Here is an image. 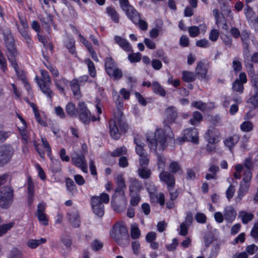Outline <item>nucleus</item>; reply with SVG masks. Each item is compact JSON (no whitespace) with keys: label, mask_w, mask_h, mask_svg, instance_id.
Segmentation results:
<instances>
[{"label":"nucleus","mask_w":258,"mask_h":258,"mask_svg":"<svg viewBox=\"0 0 258 258\" xmlns=\"http://www.w3.org/2000/svg\"><path fill=\"white\" fill-rule=\"evenodd\" d=\"M174 137L170 126L167 124L164 126V130L159 128L156 130L153 137H148L149 147L151 150L157 152V150L162 151L166 148L167 142L172 140Z\"/></svg>","instance_id":"f257e3e1"},{"label":"nucleus","mask_w":258,"mask_h":258,"mask_svg":"<svg viewBox=\"0 0 258 258\" xmlns=\"http://www.w3.org/2000/svg\"><path fill=\"white\" fill-rule=\"evenodd\" d=\"M109 133L110 136L114 139H118L121 135V132L125 133L128 129L126 122L120 117L115 116L109 121Z\"/></svg>","instance_id":"f03ea898"},{"label":"nucleus","mask_w":258,"mask_h":258,"mask_svg":"<svg viewBox=\"0 0 258 258\" xmlns=\"http://www.w3.org/2000/svg\"><path fill=\"white\" fill-rule=\"evenodd\" d=\"M3 34L4 36L6 46L8 51V59L11 62L12 66L14 68L15 71L18 74L19 68L15 59V57L17 53L14 44V40L11 34V31L9 29H7L4 32Z\"/></svg>","instance_id":"7ed1b4c3"},{"label":"nucleus","mask_w":258,"mask_h":258,"mask_svg":"<svg viewBox=\"0 0 258 258\" xmlns=\"http://www.w3.org/2000/svg\"><path fill=\"white\" fill-rule=\"evenodd\" d=\"M110 236L119 245L122 244L124 241H127L129 235L125 224L121 222L116 223L110 232Z\"/></svg>","instance_id":"20e7f679"},{"label":"nucleus","mask_w":258,"mask_h":258,"mask_svg":"<svg viewBox=\"0 0 258 258\" xmlns=\"http://www.w3.org/2000/svg\"><path fill=\"white\" fill-rule=\"evenodd\" d=\"M105 69L107 75L114 79L119 80L122 77L121 71L118 68L116 63L111 57L105 58Z\"/></svg>","instance_id":"39448f33"},{"label":"nucleus","mask_w":258,"mask_h":258,"mask_svg":"<svg viewBox=\"0 0 258 258\" xmlns=\"http://www.w3.org/2000/svg\"><path fill=\"white\" fill-rule=\"evenodd\" d=\"M13 189L10 186H5L1 191L0 206L8 208L12 201Z\"/></svg>","instance_id":"423d86ee"},{"label":"nucleus","mask_w":258,"mask_h":258,"mask_svg":"<svg viewBox=\"0 0 258 258\" xmlns=\"http://www.w3.org/2000/svg\"><path fill=\"white\" fill-rule=\"evenodd\" d=\"M14 154V149L10 145H3L0 147V167L7 164Z\"/></svg>","instance_id":"0eeeda50"},{"label":"nucleus","mask_w":258,"mask_h":258,"mask_svg":"<svg viewBox=\"0 0 258 258\" xmlns=\"http://www.w3.org/2000/svg\"><path fill=\"white\" fill-rule=\"evenodd\" d=\"M78 107V116L79 119L84 124H89L91 120V112L86 104L83 102H79Z\"/></svg>","instance_id":"6e6552de"},{"label":"nucleus","mask_w":258,"mask_h":258,"mask_svg":"<svg viewBox=\"0 0 258 258\" xmlns=\"http://www.w3.org/2000/svg\"><path fill=\"white\" fill-rule=\"evenodd\" d=\"M127 201L124 196H120L118 199L116 196L113 195L111 198V206L114 211L117 213L123 212L127 205Z\"/></svg>","instance_id":"1a4fd4ad"},{"label":"nucleus","mask_w":258,"mask_h":258,"mask_svg":"<svg viewBox=\"0 0 258 258\" xmlns=\"http://www.w3.org/2000/svg\"><path fill=\"white\" fill-rule=\"evenodd\" d=\"M73 164L81 169L85 173L88 172L87 163L82 153H74L71 156Z\"/></svg>","instance_id":"9d476101"},{"label":"nucleus","mask_w":258,"mask_h":258,"mask_svg":"<svg viewBox=\"0 0 258 258\" xmlns=\"http://www.w3.org/2000/svg\"><path fill=\"white\" fill-rule=\"evenodd\" d=\"M198 133L197 128L195 127L187 128L183 131V137L179 138L180 141L182 140V142L189 141L195 144H198Z\"/></svg>","instance_id":"9b49d317"},{"label":"nucleus","mask_w":258,"mask_h":258,"mask_svg":"<svg viewBox=\"0 0 258 258\" xmlns=\"http://www.w3.org/2000/svg\"><path fill=\"white\" fill-rule=\"evenodd\" d=\"M92 208L94 213L98 216L101 217L104 213V205L100 202L99 196L92 197L91 200Z\"/></svg>","instance_id":"f8f14e48"},{"label":"nucleus","mask_w":258,"mask_h":258,"mask_svg":"<svg viewBox=\"0 0 258 258\" xmlns=\"http://www.w3.org/2000/svg\"><path fill=\"white\" fill-rule=\"evenodd\" d=\"M220 137V132L214 127L209 129L204 135L205 139L209 143H218Z\"/></svg>","instance_id":"ddd939ff"},{"label":"nucleus","mask_w":258,"mask_h":258,"mask_svg":"<svg viewBox=\"0 0 258 258\" xmlns=\"http://www.w3.org/2000/svg\"><path fill=\"white\" fill-rule=\"evenodd\" d=\"M114 180L117 185L115 189V194L117 196V194L120 196H124V190L126 188L125 180L122 174H118L115 178Z\"/></svg>","instance_id":"4468645a"},{"label":"nucleus","mask_w":258,"mask_h":258,"mask_svg":"<svg viewBox=\"0 0 258 258\" xmlns=\"http://www.w3.org/2000/svg\"><path fill=\"white\" fill-rule=\"evenodd\" d=\"M160 180L165 182L169 187H174L175 183V177L172 174L168 171L163 170L159 174Z\"/></svg>","instance_id":"2eb2a0df"},{"label":"nucleus","mask_w":258,"mask_h":258,"mask_svg":"<svg viewBox=\"0 0 258 258\" xmlns=\"http://www.w3.org/2000/svg\"><path fill=\"white\" fill-rule=\"evenodd\" d=\"M129 181L130 183L129 186L130 195L139 194L143 188L142 182L135 178H130Z\"/></svg>","instance_id":"dca6fc26"},{"label":"nucleus","mask_w":258,"mask_h":258,"mask_svg":"<svg viewBox=\"0 0 258 258\" xmlns=\"http://www.w3.org/2000/svg\"><path fill=\"white\" fill-rule=\"evenodd\" d=\"M225 220L229 223H232L235 219L237 212L235 209L231 206H226L223 211Z\"/></svg>","instance_id":"f3484780"},{"label":"nucleus","mask_w":258,"mask_h":258,"mask_svg":"<svg viewBox=\"0 0 258 258\" xmlns=\"http://www.w3.org/2000/svg\"><path fill=\"white\" fill-rule=\"evenodd\" d=\"M165 115L166 116L165 122L167 123L174 122L177 116L176 108L173 106L168 107L165 111Z\"/></svg>","instance_id":"a211bd4d"},{"label":"nucleus","mask_w":258,"mask_h":258,"mask_svg":"<svg viewBox=\"0 0 258 258\" xmlns=\"http://www.w3.org/2000/svg\"><path fill=\"white\" fill-rule=\"evenodd\" d=\"M249 33L246 30H243L241 32V40L242 43L243 52L245 55L249 54Z\"/></svg>","instance_id":"6ab92c4d"},{"label":"nucleus","mask_w":258,"mask_h":258,"mask_svg":"<svg viewBox=\"0 0 258 258\" xmlns=\"http://www.w3.org/2000/svg\"><path fill=\"white\" fill-rule=\"evenodd\" d=\"M45 209V204L44 203H39L37 206V216L39 221L42 222L44 225L48 224V221L44 213Z\"/></svg>","instance_id":"aec40b11"},{"label":"nucleus","mask_w":258,"mask_h":258,"mask_svg":"<svg viewBox=\"0 0 258 258\" xmlns=\"http://www.w3.org/2000/svg\"><path fill=\"white\" fill-rule=\"evenodd\" d=\"M114 40L124 50L127 52L132 51V46L126 39L116 35L114 37Z\"/></svg>","instance_id":"412c9836"},{"label":"nucleus","mask_w":258,"mask_h":258,"mask_svg":"<svg viewBox=\"0 0 258 258\" xmlns=\"http://www.w3.org/2000/svg\"><path fill=\"white\" fill-rule=\"evenodd\" d=\"M239 141V137L237 135H233L228 137L224 140V144L231 151L235 145Z\"/></svg>","instance_id":"4be33fe9"},{"label":"nucleus","mask_w":258,"mask_h":258,"mask_svg":"<svg viewBox=\"0 0 258 258\" xmlns=\"http://www.w3.org/2000/svg\"><path fill=\"white\" fill-rule=\"evenodd\" d=\"M196 74L199 79H205L207 73V68L202 62H199L196 69Z\"/></svg>","instance_id":"5701e85b"},{"label":"nucleus","mask_w":258,"mask_h":258,"mask_svg":"<svg viewBox=\"0 0 258 258\" xmlns=\"http://www.w3.org/2000/svg\"><path fill=\"white\" fill-rule=\"evenodd\" d=\"M126 11L125 14L129 19H130L134 23H137L140 20V14L133 7H130Z\"/></svg>","instance_id":"b1692460"},{"label":"nucleus","mask_w":258,"mask_h":258,"mask_svg":"<svg viewBox=\"0 0 258 258\" xmlns=\"http://www.w3.org/2000/svg\"><path fill=\"white\" fill-rule=\"evenodd\" d=\"M68 216L70 223L74 227H78L80 226V220L77 211H74L68 213Z\"/></svg>","instance_id":"393cba45"},{"label":"nucleus","mask_w":258,"mask_h":258,"mask_svg":"<svg viewBox=\"0 0 258 258\" xmlns=\"http://www.w3.org/2000/svg\"><path fill=\"white\" fill-rule=\"evenodd\" d=\"M40 90L48 98L51 99L53 96V93L50 88L51 84L37 83Z\"/></svg>","instance_id":"a878e982"},{"label":"nucleus","mask_w":258,"mask_h":258,"mask_svg":"<svg viewBox=\"0 0 258 258\" xmlns=\"http://www.w3.org/2000/svg\"><path fill=\"white\" fill-rule=\"evenodd\" d=\"M70 86L74 96L78 99L81 97L80 90V85L77 79H73L70 82Z\"/></svg>","instance_id":"bb28decb"},{"label":"nucleus","mask_w":258,"mask_h":258,"mask_svg":"<svg viewBox=\"0 0 258 258\" xmlns=\"http://www.w3.org/2000/svg\"><path fill=\"white\" fill-rule=\"evenodd\" d=\"M169 172L173 174H182L183 170L180 165L176 161H172L169 165Z\"/></svg>","instance_id":"cd10ccee"},{"label":"nucleus","mask_w":258,"mask_h":258,"mask_svg":"<svg viewBox=\"0 0 258 258\" xmlns=\"http://www.w3.org/2000/svg\"><path fill=\"white\" fill-rule=\"evenodd\" d=\"M16 26L17 27V29L20 33L21 36L25 39L26 42L28 44L30 45L31 44V38L28 32V29H25L23 28H21L20 26L16 22Z\"/></svg>","instance_id":"c85d7f7f"},{"label":"nucleus","mask_w":258,"mask_h":258,"mask_svg":"<svg viewBox=\"0 0 258 258\" xmlns=\"http://www.w3.org/2000/svg\"><path fill=\"white\" fill-rule=\"evenodd\" d=\"M67 113L71 117H77L78 116V107H76L75 105L72 102H69L66 106Z\"/></svg>","instance_id":"c756f323"},{"label":"nucleus","mask_w":258,"mask_h":258,"mask_svg":"<svg viewBox=\"0 0 258 258\" xmlns=\"http://www.w3.org/2000/svg\"><path fill=\"white\" fill-rule=\"evenodd\" d=\"M53 17L51 15L47 13H45L44 15L41 16L40 21L42 25H45V27L47 29H49L50 25L52 23Z\"/></svg>","instance_id":"7c9ffc66"},{"label":"nucleus","mask_w":258,"mask_h":258,"mask_svg":"<svg viewBox=\"0 0 258 258\" xmlns=\"http://www.w3.org/2000/svg\"><path fill=\"white\" fill-rule=\"evenodd\" d=\"M152 90L154 93L161 96L164 97L166 95V91L161 85L157 81L153 82L152 84Z\"/></svg>","instance_id":"2f4dec72"},{"label":"nucleus","mask_w":258,"mask_h":258,"mask_svg":"<svg viewBox=\"0 0 258 258\" xmlns=\"http://www.w3.org/2000/svg\"><path fill=\"white\" fill-rule=\"evenodd\" d=\"M106 12L112 20L115 23L119 22V15L114 8L108 7L106 8Z\"/></svg>","instance_id":"473e14b6"},{"label":"nucleus","mask_w":258,"mask_h":258,"mask_svg":"<svg viewBox=\"0 0 258 258\" xmlns=\"http://www.w3.org/2000/svg\"><path fill=\"white\" fill-rule=\"evenodd\" d=\"M250 183L241 181L238 190V197L241 199L242 198L247 192Z\"/></svg>","instance_id":"72a5a7b5"},{"label":"nucleus","mask_w":258,"mask_h":258,"mask_svg":"<svg viewBox=\"0 0 258 258\" xmlns=\"http://www.w3.org/2000/svg\"><path fill=\"white\" fill-rule=\"evenodd\" d=\"M68 81L63 78L54 80L55 85L61 93H64V87L68 85Z\"/></svg>","instance_id":"f704fd0d"},{"label":"nucleus","mask_w":258,"mask_h":258,"mask_svg":"<svg viewBox=\"0 0 258 258\" xmlns=\"http://www.w3.org/2000/svg\"><path fill=\"white\" fill-rule=\"evenodd\" d=\"M238 217L241 218L242 223L246 224L253 219L254 216L251 213L241 211L239 213Z\"/></svg>","instance_id":"c9c22d12"},{"label":"nucleus","mask_w":258,"mask_h":258,"mask_svg":"<svg viewBox=\"0 0 258 258\" xmlns=\"http://www.w3.org/2000/svg\"><path fill=\"white\" fill-rule=\"evenodd\" d=\"M41 75L42 79H38L37 77H36L37 83H51L50 76L46 70H41Z\"/></svg>","instance_id":"e433bc0d"},{"label":"nucleus","mask_w":258,"mask_h":258,"mask_svg":"<svg viewBox=\"0 0 258 258\" xmlns=\"http://www.w3.org/2000/svg\"><path fill=\"white\" fill-rule=\"evenodd\" d=\"M138 175L143 179H148L151 175L150 169L147 167H139L138 169Z\"/></svg>","instance_id":"4c0bfd02"},{"label":"nucleus","mask_w":258,"mask_h":258,"mask_svg":"<svg viewBox=\"0 0 258 258\" xmlns=\"http://www.w3.org/2000/svg\"><path fill=\"white\" fill-rule=\"evenodd\" d=\"M182 79L186 82H192L196 80V75L194 72L184 71L182 73Z\"/></svg>","instance_id":"58836bf2"},{"label":"nucleus","mask_w":258,"mask_h":258,"mask_svg":"<svg viewBox=\"0 0 258 258\" xmlns=\"http://www.w3.org/2000/svg\"><path fill=\"white\" fill-rule=\"evenodd\" d=\"M46 241L45 238H41L40 239H29L27 242V245L31 248H35L41 243H44Z\"/></svg>","instance_id":"ea45409f"},{"label":"nucleus","mask_w":258,"mask_h":258,"mask_svg":"<svg viewBox=\"0 0 258 258\" xmlns=\"http://www.w3.org/2000/svg\"><path fill=\"white\" fill-rule=\"evenodd\" d=\"M27 189L28 195V202H32L34 192V186L30 177L28 179Z\"/></svg>","instance_id":"a19ab883"},{"label":"nucleus","mask_w":258,"mask_h":258,"mask_svg":"<svg viewBox=\"0 0 258 258\" xmlns=\"http://www.w3.org/2000/svg\"><path fill=\"white\" fill-rule=\"evenodd\" d=\"M66 182L68 190L70 191L72 195L76 194L77 189L73 180L70 178H67Z\"/></svg>","instance_id":"79ce46f5"},{"label":"nucleus","mask_w":258,"mask_h":258,"mask_svg":"<svg viewBox=\"0 0 258 258\" xmlns=\"http://www.w3.org/2000/svg\"><path fill=\"white\" fill-rule=\"evenodd\" d=\"M84 61L88 66L90 75L92 77L94 78L96 76V73L94 63L89 58L85 59Z\"/></svg>","instance_id":"37998d69"},{"label":"nucleus","mask_w":258,"mask_h":258,"mask_svg":"<svg viewBox=\"0 0 258 258\" xmlns=\"http://www.w3.org/2000/svg\"><path fill=\"white\" fill-rule=\"evenodd\" d=\"M202 119L203 116L202 114L198 111H195L193 113V117L189 121L191 124L195 125L200 122Z\"/></svg>","instance_id":"c03bdc74"},{"label":"nucleus","mask_w":258,"mask_h":258,"mask_svg":"<svg viewBox=\"0 0 258 258\" xmlns=\"http://www.w3.org/2000/svg\"><path fill=\"white\" fill-rule=\"evenodd\" d=\"M91 248L94 251H98L103 247V242L98 239H94L90 245Z\"/></svg>","instance_id":"a18cd8bd"},{"label":"nucleus","mask_w":258,"mask_h":258,"mask_svg":"<svg viewBox=\"0 0 258 258\" xmlns=\"http://www.w3.org/2000/svg\"><path fill=\"white\" fill-rule=\"evenodd\" d=\"M127 153L126 149L125 147H121L116 148L113 151L110 153V156L112 157H118L121 155H125Z\"/></svg>","instance_id":"49530a36"},{"label":"nucleus","mask_w":258,"mask_h":258,"mask_svg":"<svg viewBox=\"0 0 258 258\" xmlns=\"http://www.w3.org/2000/svg\"><path fill=\"white\" fill-rule=\"evenodd\" d=\"M232 89L241 94L243 92L244 86L242 83H240L238 79H236L233 83Z\"/></svg>","instance_id":"de8ad7c7"},{"label":"nucleus","mask_w":258,"mask_h":258,"mask_svg":"<svg viewBox=\"0 0 258 258\" xmlns=\"http://www.w3.org/2000/svg\"><path fill=\"white\" fill-rule=\"evenodd\" d=\"M131 234V237L133 239H138L140 237V230L137 225H132Z\"/></svg>","instance_id":"09e8293b"},{"label":"nucleus","mask_w":258,"mask_h":258,"mask_svg":"<svg viewBox=\"0 0 258 258\" xmlns=\"http://www.w3.org/2000/svg\"><path fill=\"white\" fill-rule=\"evenodd\" d=\"M150 159L148 154L140 156L139 158V167H147L149 163Z\"/></svg>","instance_id":"8fccbe9b"},{"label":"nucleus","mask_w":258,"mask_h":258,"mask_svg":"<svg viewBox=\"0 0 258 258\" xmlns=\"http://www.w3.org/2000/svg\"><path fill=\"white\" fill-rule=\"evenodd\" d=\"M241 130L245 132L251 131L253 128V124L249 121H244L240 125Z\"/></svg>","instance_id":"3c124183"},{"label":"nucleus","mask_w":258,"mask_h":258,"mask_svg":"<svg viewBox=\"0 0 258 258\" xmlns=\"http://www.w3.org/2000/svg\"><path fill=\"white\" fill-rule=\"evenodd\" d=\"M245 66L247 70L248 75L250 77L251 79L254 78V77H258V74L256 75L254 73L253 66L252 63L247 62L245 64Z\"/></svg>","instance_id":"603ef678"},{"label":"nucleus","mask_w":258,"mask_h":258,"mask_svg":"<svg viewBox=\"0 0 258 258\" xmlns=\"http://www.w3.org/2000/svg\"><path fill=\"white\" fill-rule=\"evenodd\" d=\"M66 46L70 53L72 54L75 53V41L73 39L69 38L66 42Z\"/></svg>","instance_id":"864d4df0"},{"label":"nucleus","mask_w":258,"mask_h":258,"mask_svg":"<svg viewBox=\"0 0 258 258\" xmlns=\"http://www.w3.org/2000/svg\"><path fill=\"white\" fill-rule=\"evenodd\" d=\"M157 156L158 168L161 169L163 171L165 166V158L162 155L157 153Z\"/></svg>","instance_id":"5fc2aeb1"},{"label":"nucleus","mask_w":258,"mask_h":258,"mask_svg":"<svg viewBox=\"0 0 258 258\" xmlns=\"http://www.w3.org/2000/svg\"><path fill=\"white\" fill-rule=\"evenodd\" d=\"M14 226V223H10L6 224H3L0 226V236L6 233L8 230H10Z\"/></svg>","instance_id":"6e6d98bb"},{"label":"nucleus","mask_w":258,"mask_h":258,"mask_svg":"<svg viewBox=\"0 0 258 258\" xmlns=\"http://www.w3.org/2000/svg\"><path fill=\"white\" fill-rule=\"evenodd\" d=\"M128 58L131 62H139L141 59V54L139 52L131 53L128 55Z\"/></svg>","instance_id":"4d7b16f0"},{"label":"nucleus","mask_w":258,"mask_h":258,"mask_svg":"<svg viewBox=\"0 0 258 258\" xmlns=\"http://www.w3.org/2000/svg\"><path fill=\"white\" fill-rule=\"evenodd\" d=\"M167 189L169 193L170 200L172 201H175L178 195L177 190L174 189V187H167Z\"/></svg>","instance_id":"13d9d810"},{"label":"nucleus","mask_w":258,"mask_h":258,"mask_svg":"<svg viewBox=\"0 0 258 258\" xmlns=\"http://www.w3.org/2000/svg\"><path fill=\"white\" fill-rule=\"evenodd\" d=\"M132 247L134 254L138 255L140 251V243L139 241H134L132 242Z\"/></svg>","instance_id":"bf43d9fd"},{"label":"nucleus","mask_w":258,"mask_h":258,"mask_svg":"<svg viewBox=\"0 0 258 258\" xmlns=\"http://www.w3.org/2000/svg\"><path fill=\"white\" fill-rule=\"evenodd\" d=\"M192 106L201 110H205L207 108V104L202 101H194L191 103Z\"/></svg>","instance_id":"052dcab7"},{"label":"nucleus","mask_w":258,"mask_h":258,"mask_svg":"<svg viewBox=\"0 0 258 258\" xmlns=\"http://www.w3.org/2000/svg\"><path fill=\"white\" fill-rule=\"evenodd\" d=\"M247 102L250 103L254 108L258 107V95L251 94L250 98L247 101Z\"/></svg>","instance_id":"680f3d73"},{"label":"nucleus","mask_w":258,"mask_h":258,"mask_svg":"<svg viewBox=\"0 0 258 258\" xmlns=\"http://www.w3.org/2000/svg\"><path fill=\"white\" fill-rule=\"evenodd\" d=\"M9 258H22L20 251L16 248H13L9 254Z\"/></svg>","instance_id":"e2e57ef3"},{"label":"nucleus","mask_w":258,"mask_h":258,"mask_svg":"<svg viewBox=\"0 0 258 258\" xmlns=\"http://www.w3.org/2000/svg\"><path fill=\"white\" fill-rule=\"evenodd\" d=\"M196 221L200 223H205L207 221L206 216L202 213H198L195 216Z\"/></svg>","instance_id":"0e129e2a"},{"label":"nucleus","mask_w":258,"mask_h":258,"mask_svg":"<svg viewBox=\"0 0 258 258\" xmlns=\"http://www.w3.org/2000/svg\"><path fill=\"white\" fill-rule=\"evenodd\" d=\"M188 32L191 37H195L199 34L200 29L197 26H191L188 28Z\"/></svg>","instance_id":"69168bd1"},{"label":"nucleus","mask_w":258,"mask_h":258,"mask_svg":"<svg viewBox=\"0 0 258 258\" xmlns=\"http://www.w3.org/2000/svg\"><path fill=\"white\" fill-rule=\"evenodd\" d=\"M253 92L252 94L258 95V77L251 79Z\"/></svg>","instance_id":"338daca9"},{"label":"nucleus","mask_w":258,"mask_h":258,"mask_svg":"<svg viewBox=\"0 0 258 258\" xmlns=\"http://www.w3.org/2000/svg\"><path fill=\"white\" fill-rule=\"evenodd\" d=\"M257 250L258 247L254 244L248 245L245 248L246 253L250 255L254 254Z\"/></svg>","instance_id":"774afa93"}]
</instances>
